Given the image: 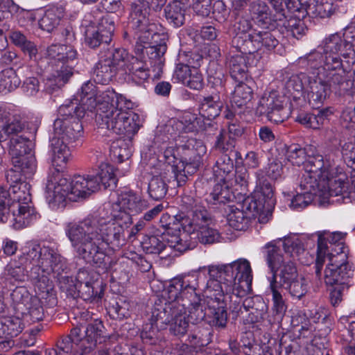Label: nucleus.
<instances>
[{
	"instance_id": "obj_46",
	"label": "nucleus",
	"mask_w": 355,
	"mask_h": 355,
	"mask_svg": "<svg viewBox=\"0 0 355 355\" xmlns=\"http://www.w3.org/2000/svg\"><path fill=\"white\" fill-rule=\"evenodd\" d=\"M120 206L128 211L129 215H136L146 209L148 203L139 196L132 193L123 195L119 200Z\"/></svg>"
},
{
	"instance_id": "obj_38",
	"label": "nucleus",
	"mask_w": 355,
	"mask_h": 355,
	"mask_svg": "<svg viewBox=\"0 0 355 355\" xmlns=\"http://www.w3.org/2000/svg\"><path fill=\"white\" fill-rule=\"evenodd\" d=\"M77 51L67 44H52L46 49V56L59 64L73 62L77 58Z\"/></svg>"
},
{
	"instance_id": "obj_39",
	"label": "nucleus",
	"mask_w": 355,
	"mask_h": 355,
	"mask_svg": "<svg viewBox=\"0 0 355 355\" xmlns=\"http://www.w3.org/2000/svg\"><path fill=\"white\" fill-rule=\"evenodd\" d=\"M164 15L169 24L179 28L185 23L186 9L180 1H173L165 7Z\"/></svg>"
},
{
	"instance_id": "obj_1",
	"label": "nucleus",
	"mask_w": 355,
	"mask_h": 355,
	"mask_svg": "<svg viewBox=\"0 0 355 355\" xmlns=\"http://www.w3.org/2000/svg\"><path fill=\"white\" fill-rule=\"evenodd\" d=\"M127 227L116 221L89 216L78 223H69L65 233L77 256L103 272L110 271L116 261L100 248L105 243L118 250L125 244Z\"/></svg>"
},
{
	"instance_id": "obj_15",
	"label": "nucleus",
	"mask_w": 355,
	"mask_h": 355,
	"mask_svg": "<svg viewBox=\"0 0 355 355\" xmlns=\"http://www.w3.org/2000/svg\"><path fill=\"white\" fill-rule=\"evenodd\" d=\"M11 163L12 168L6 174L8 183H16L22 177L25 179L32 178L36 173L37 165L35 154L11 159Z\"/></svg>"
},
{
	"instance_id": "obj_13",
	"label": "nucleus",
	"mask_w": 355,
	"mask_h": 355,
	"mask_svg": "<svg viewBox=\"0 0 355 355\" xmlns=\"http://www.w3.org/2000/svg\"><path fill=\"white\" fill-rule=\"evenodd\" d=\"M96 102L97 103L96 107L97 109L96 122L100 121L104 117V115H109V112H113L114 110L132 105L130 101L110 87L106 89L101 88L98 90Z\"/></svg>"
},
{
	"instance_id": "obj_42",
	"label": "nucleus",
	"mask_w": 355,
	"mask_h": 355,
	"mask_svg": "<svg viewBox=\"0 0 355 355\" xmlns=\"http://www.w3.org/2000/svg\"><path fill=\"white\" fill-rule=\"evenodd\" d=\"M8 193L11 202H22L26 204L31 202V185L26 180L20 179L16 183H9Z\"/></svg>"
},
{
	"instance_id": "obj_43",
	"label": "nucleus",
	"mask_w": 355,
	"mask_h": 355,
	"mask_svg": "<svg viewBox=\"0 0 355 355\" xmlns=\"http://www.w3.org/2000/svg\"><path fill=\"white\" fill-rule=\"evenodd\" d=\"M248 10L251 18L262 24H271L274 21L271 10L265 1L257 0L251 2Z\"/></svg>"
},
{
	"instance_id": "obj_34",
	"label": "nucleus",
	"mask_w": 355,
	"mask_h": 355,
	"mask_svg": "<svg viewBox=\"0 0 355 355\" xmlns=\"http://www.w3.org/2000/svg\"><path fill=\"white\" fill-rule=\"evenodd\" d=\"M101 88L96 86L91 81H88L83 85L79 94L80 104H77V109H84L86 114L92 112L96 107V98L98 94V90Z\"/></svg>"
},
{
	"instance_id": "obj_31",
	"label": "nucleus",
	"mask_w": 355,
	"mask_h": 355,
	"mask_svg": "<svg viewBox=\"0 0 355 355\" xmlns=\"http://www.w3.org/2000/svg\"><path fill=\"white\" fill-rule=\"evenodd\" d=\"M223 103L218 94L204 96L200 101L199 114L204 119L212 120L220 115Z\"/></svg>"
},
{
	"instance_id": "obj_53",
	"label": "nucleus",
	"mask_w": 355,
	"mask_h": 355,
	"mask_svg": "<svg viewBox=\"0 0 355 355\" xmlns=\"http://www.w3.org/2000/svg\"><path fill=\"white\" fill-rule=\"evenodd\" d=\"M284 97L280 96L277 92L264 94L260 98L256 108L257 114L259 116H266L276 107V105H279L282 101V99Z\"/></svg>"
},
{
	"instance_id": "obj_49",
	"label": "nucleus",
	"mask_w": 355,
	"mask_h": 355,
	"mask_svg": "<svg viewBox=\"0 0 355 355\" xmlns=\"http://www.w3.org/2000/svg\"><path fill=\"white\" fill-rule=\"evenodd\" d=\"M323 49L325 54L338 53L351 50V44L348 41L338 34H332L323 41Z\"/></svg>"
},
{
	"instance_id": "obj_36",
	"label": "nucleus",
	"mask_w": 355,
	"mask_h": 355,
	"mask_svg": "<svg viewBox=\"0 0 355 355\" xmlns=\"http://www.w3.org/2000/svg\"><path fill=\"white\" fill-rule=\"evenodd\" d=\"M34 143L24 135L12 137L10 140L9 154L10 159L34 154Z\"/></svg>"
},
{
	"instance_id": "obj_27",
	"label": "nucleus",
	"mask_w": 355,
	"mask_h": 355,
	"mask_svg": "<svg viewBox=\"0 0 355 355\" xmlns=\"http://www.w3.org/2000/svg\"><path fill=\"white\" fill-rule=\"evenodd\" d=\"M279 44L276 32L257 31L245 54H253L263 48L267 51L274 50Z\"/></svg>"
},
{
	"instance_id": "obj_20",
	"label": "nucleus",
	"mask_w": 355,
	"mask_h": 355,
	"mask_svg": "<svg viewBox=\"0 0 355 355\" xmlns=\"http://www.w3.org/2000/svg\"><path fill=\"white\" fill-rule=\"evenodd\" d=\"M332 0H300V17H329L335 11Z\"/></svg>"
},
{
	"instance_id": "obj_24",
	"label": "nucleus",
	"mask_w": 355,
	"mask_h": 355,
	"mask_svg": "<svg viewBox=\"0 0 355 355\" xmlns=\"http://www.w3.org/2000/svg\"><path fill=\"white\" fill-rule=\"evenodd\" d=\"M71 62H64L55 66V69L47 78L46 90L49 93L60 89L67 84L73 75V67Z\"/></svg>"
},
{
	"instance_id": "obj_14",
	"label": "nucleus",
	"mask_w": 355,
	"mask_h": 355,
	"mask_svg": "<svg viewBox=\"0 0 355 355\" xmlns=\"http://www.w3.org/2000/svg\"><path fill=\"white\" fill-rule=\"evenodd\" d=\"M84 324L81 327L80 350L86 354L92 352L98 344L105 342L107 336L105 335V327L101 321L95 320Z\"/></svg>"
},
{
	"instance_id": "obj_41",
	"label": "nucleus",
	"mask_w": 355,
	"mask_h": 355,
	"mask_svg": "<svg viewBox=\"0 0 355 355\" xmlns=\"http://www.w3.org/2000/svg\"><path fill=\"white\" fill-rule=\"evenodd\" d=\"M110 63L109 60H106L101 56V60L96 63L93 71V79L95 83L106 85L116 75L118 71L115 67H113Z\"/></svg>"
},
{
	"instance_id": "obj_8",
	"label": "nucleus",
	"mask_w": 355,
	"mask_h": 355,
	"mask_svg": "<svg viewBox=\"0 0 355 355\" xmlns=\"http://www.w3.org/2000/svg\"><path fill=\"white\" fill-rule=\"evenodd\" d=\"M131 105L121 107L104 115L100 121H97L99 127L106 128L118 135L126 137L130 141L138 132L141 126L139 115L130 110Z\"/></svg>"
},
{
	"instance_id": "obj_17",
	"label": "nucleus",
	"mask_w": 355,
	"mask_h": 355,
	"mask_svg": "<svg viewBox=\"0 0 355 355\" xmlns=\"http://www.w3.org/2000/svg\"><path fill=\"white\" fill-rule=\"evenodd\" d=\"M328 180V193L330 198H336L338 202L347 203L352 198V191H349V181L347 175L339 171L334 175L333 171L326 175Z\"/></svg>"
},
{
	"instance_id": "obj_11",
	"label": "nucleus",
	"mask_w": 355,
	"mask_h": 355,
	"mask_svg": "<svg viewBox=\"0 0 355 355\" xmlns=\"http://www.w3.org/2000/svg\"><path fill=\"white\" fill-rule=\"evenodd\" d=\"M180 163L184 164L189 175L194 174L202 163V156L206 153V146L202 141L195 138L188 139L184 144L177 146Z\"/></svg>"
},
{
	"instance_id": "obj_61",
	"label": "nucleus",
	"mask_w": 355,
	"mask_h": 355,
	"mask_svg": "<svg viewBox=\"0 0 355 355\" xmlns=\"http://www.w3.org/2000/svg\"><path fill=\"white\" fill-rule=\"evenodd\" d=\"M235 140L229 135L225 130H220L219 135L216 137L214 148L223 154H239L234 150Z\"/></svg>"
},
{
	"instance_id": "obj_45",
	"label": "nucleus",
	"mask_w": 355,
	"mask_h": 355,
	"mask_svg": "<svg viewBox=\"0 0 355 355\" xmlns=\"http://www.w3.org/2000/svg\"><path fill=\"white\" fill-rule=\"evenodd\" d=\"M275 10L274 22L283 21L286 17L285 10L291 12H300V0H266Z\"/></svg>"
},
{
	"instance_id": "obj_21",
	"label": "nucleus",
	"mask_w": 355,
	"mask_h": 355,
	"mask_svg": "<svg viewBox=\"0 0 355 355\" xmlns=\"http://www.w3.org/2000/svg\"><path fill=\"white\" fill-rule=\"evenodd\" d=\"M337 151H331L324 156L322 155H315L309 157L306 159L304 168L309 173H318V176H322L324 173L328 175L333 171V168L336 166Z\"/></svg>"
},
{
	"instance_id": "obj_18",
	"label": "nucleus",
	"mask_w": 355,
	"mask_h": 355,
	"mask_svg": "<svg viewBox=\"0 0 355 355\" xmlns=\"http://www.w3.org/2000/svg\"><path fill=\"white\" fill-rule=\"evenodd\" d=\"M51 272H42L40 267H32L30 271V279L35 284V291L40 300H48L54 304L56 302L55 291L53 282L48 275Z\"/></svg>"
},
{
	"instance_id": "obj_6",
	"label": "nucleus",
	"mask_w": 355,
	"mask_h": 355,
	"mask_svg": "<svg viewBox=\"0 0 355 355\" xmlns=\"http://www.w3.org/2000/svg\"><path fill=\"white\" fill-rule=\"evenodd\" d=\"M17 258L28 269L38 266L42 272H52L56 278L67 273L65 258L57 250L48 246L41 248L40 245H31L25 248L22 254Z\"/></svg>"
},
{
	"instance_id": "obj_29",
	"label": "nucleus",
	"mask_w": 355,
	"mask_h": 355,
	"mask_svg": "<svg viewBox=\"0 0 355 355\" xmlns=\"http://www.w3.org/2000/svg\"><path fill=\"white\" fill-rule=\"evenodd\" d=\"M77 292L73 297H80L85 301L98 302L103 296L105 285L101 280L96 279L85 284H76Z\"/></svg>"
},
{
	"instance_id": "obj_19",
	"label": "nucleus",
	"mask_w": 355,
	"mask_h": 355,
	"mask_svg": "<svg viewBox=\"0 0 355 355\" xmlns=\"http://www.w3.org/2000/svg\"><path fill=\"white\" fill-rule=\"evenodd\" d=\"M234 31L235 35L232 40V46L237 51L245 54L248 44H250L257 30L252 28V24L250 20L242 17L234 24Z\"/></svg>"
},
{
	"instance_id": "obj_16",
	"label": "nucleus",
	"mask_w": 355,
	"mask_h": 355,
	"mask_svg": "<svg viewBox=\"0 0 355 355\" xmlns=\"http://www.w3.org/2000/svg\"><path fill=\"white\" fill-rule=\"evenodd\" d=\"M81 327L84 324L71 329L70 334L62 336L56 343L57 349H51L48 355H86L80 350Z\"/></svg>"
},
{
	"instance_id": "obj_57",
	"label": "nucleus",
	"mask_w": 355,
	"mask_h": 355,
	"mask_svg": "<svg viewBox=\"0 0 355 355\" xmlns=\"http://www.w3.org/2000/svg\"><path fill=\"white\" fill-rule=\"evenodd\" d=\"M168 189V184L162 177L155 175L150 179L148 183V193L152 199L160 200L166 196Z\"/></svg>"
},
{
	"instance_id": "obj_44",
	"label": "nucleus",
	"mask_w": 355,
	"mask_h": 355,
	"mask_svg": "<svg viewBox=\"0 0 355 355\" xmlns=\"http://www.w3.org/2000/svg\"><path fill=\"white\" fill-rule=\"evenodd\" d=\"M64 15L62 7H53L46 10L39 21L40 27L47 32H51L56 28Z\"/></svg>"
},
{
	"instance_id": "obj_30",
	"label": "nucleus",
	"mask_w": 355,
	"mask_h": 355,
	"mask_svg": "<svg viewBox=\"0 0 355 355\" xmlns=\"http://www.w3.org/2000/svg\"><path fill=\"white\" fill-rule=\"evenodd\" d=\"M312 79L309 80V103L315 109L318 110L330 94V85L320 78H313Z\"/></svg>"
},
{
	"instance_id": "obj_56",
	"label": "nucleus",
	"mask_w": 355,
	"mask_h": 355,
	"mask_svg": "<svg viewBox=\"0 0 355 355\" xmlns=\"http://www.w3.org/2000/svg\"><path fill=\"white\" fill-rule=\"evenodd\" d=\"M128 28L135 31V34L153 33L155 31L156 25L150 22L148 17H129Z\"/></svg>"
},
{
	"instance_id": "obj_40",
	"label": "nucleus",
	"mask_w": 355,
	"mask_h": 355,
	"mask_svg": "<svg viewBox=\"0 0 355 355\" xmlns=\"http://www.w3.org/2000/svg\"><path fill=\"white\" fill-rule=\"evenodd\" d=\"M24 128L25 123L19 116H11L6 112L0 114V132L12 137L22 132Z\"/></svg>"
},
{
	"instance_id": "obj_26",
	"label": "nucleus",
	"mask_w": 355,
	"mask_h": 355,
	"mask_svg": "<svg viewBox=\"0 0 355 355\" xmlns=\"http://www.w3.org/2000/svg\"><path fill=\"white\" fill-rule=\"evenodd\" d=\"M180 304L178 302L171 301L164 304H157L154 306L150 318L152 326H155L159 329H166L173 317L175 310Z\"/></svg>"
},
{
	"instance_id": "obj_52",
	"label": "nucleus",
	"mask_w": 355,
	"mask_h": 355,
	"mask_svg": "<svg viewBox=\"0 0 355 355\" xmlns=\"http://www.w3.org/2000/svg\"><path fill=\"white\" fill-rule=\"evenodd\" d=\"M209 279L202 286L203 290L206 289L207 291L211 292L214 291L216 293L214 294V297L216 300H224V295L227 294L229 292L232 291V289L224 284V282L221 280L219 277H216L212 276V273L208 272Z\"/></svg>"
},
{
	"instance_id": "obj_28",
	"label": "nucleus",
	"mask_w": 355,
	"mask_h": 355,
	"mask_svg": "<svg viewBox=\"0 0 355 355\" xmlns=\"http://www.w3.org/2000/svg\"><path fill=\"white\" fill-rule=\"evenodd\" d=\"M205 277L199 272L188 273L177 276L169 281L167 291L177 289H199L204 286Z\"/></svg>"
},
{
	"instance_id": "obj_37",
	"label": "nucleus",
	"mask_w": 355,
	"mask_h": 355,
	"mask_svg": "<svg viewBox=\"0 0 355 355\" xmlns=\"http://www.w3.org/2000/svg\"><path fill=\"white\" fill-rule=\"evenodd\" d=\"M245 305L248 308L249 321L251 323L260 322L266 318L268 306L262 297L255 295L247 297Z\"/></svg>"
},
{
	"instance_id": "obj_12",
	"label": "nucleus",
	"mask_w": 355,
	"mask_h": 355,
	"mask_svg": "<svg viewBox=\"0 0 355 355\" xmlns=\"http://www.w3.org/2000/svg\"><path fill=\"white\" fill-rule=\"evenodd\" d=\"M66 164L62 166H53L54 169L49 176L47 183V189L52 191L53 202L60 205L67 198L69 200L71 189V178L66 174L63 170Z\"/></svg>"
},
{
	"instance_id": "obj_25",
	"label": "nucleus",
	"mask_w": 355,
	"mask_h": 355,
	"mask_svg": "<svg viewBox=\"0 0 355 355\" xmlns=\"http://www.w3.org/2000/svg\"><path fill=\"white\" fill-rule=\"evenodd\" d=\"M189 234L184 230L181 233L180 229L176 231L175 229H170L162 234L161 239L166 244V248L182 253L194 248V243L187 239Z\"/></svg>"
},
{
	"instance_id": "obj_2",
	"label": "nucleus",
	"mask_w": 355,
	"mask_h": 355,
	"mask_svg": "<svg viewBox=\"0 0 355 355\" xmlns=\"http://www.w3.org/2000/svg\"><path fill=\"white\" fill-rule=\"evenodd\" d=\"M59 117L53 123V137L50 146L53 154L52 164L62 166L71 157L70 148L79 143L83 136L80 121L86 114L84 109H77V102L62 105L58 110Z\"/></svg>"
},
{
	"instance_id": "obj_23",
	"label": "nucleus",
	"mask_w": 355,
	"mask_h": 355,
	"mask_svg": "<svg viewBox=\"0 0 355 355\" xmlns=\"http://www.w3.org/2000/svg\"><path fill=\"white\" fill-rule=\"evenodd\" d=\"M207 306V323L216 328L224 329L227 323V312L226 303L224 300H216L213 297L205 299Z\"/></svg>"
},
{
	"instance_id": "obj_10",
	"label": "nucleus",
	"mask_w": 355,
	"mask_h": 355,
	"mask_svg": "<svg viewBox=\"0 0 355 355\" xmlns=\"http://www.w3.org/2000/svg\"><path fill=\"white\" fill-rule=\"evenodd\" d=\"M329 263L324 270V281L327 285L349 286L354 275L352 266L347 260V253L329 254Z\"/></svg>"
},
{
	"instance_id": "obj_50",
	"label": "nucleus",
	"mask_w": 355,
	"mask_h": 355,
	"mask_svg": "<svg viewBox=\"0 0 355 355\" xmlns=\"http://www.w3.org/2000/svg\"><path fill=\"white\" fill-rule=\"evenodd\" d=\"M327 242L326 232H319L318 239L317 258L315 263V272L317 277L319 279L322 275V269L324 263L325 257L326 255L329 257V252H329V248H331L330 245L329 246L327 245ZM331 253L334 254L332 251Z\"/></svg>"
},
{
	"instance_id": "obj_62",
	"label": "nucleus",
	"mask_w": 355,
	"mask_h": 355,
	"mask_svg": "<svg viewBox=\"0 0 355 355\" xmlns=\"http://www.w3.org/2000/svg\"><path fill=\"white\" fill-rule=\"evenodd\" d=\"M311 79L306 73H300L289 78L286 81V88L291 94L297 98V96L303 94L305 83Z\"/></svg>"
},
{
	"instance_id": "obj_22",
	"label": "nucleus",
	"mask_w": 355,
	"mask_h": 355,
	"mask_svg": "<svg viewBox=\"0 0 355 355\" xmlns=\"http://www.w3.org/2000/svg\"><path fill=\"white\" fill-rule=\"evenodd\" d=\"M237 287L233 293L238 295H246L252 291V271L250 262L243 259L234 261Z\"/></svg>"
},
{
	"instance_id": "obj_9",
	"label": "nucleus",
	"mask_w": 355,
	"mask_h": 355,
	"mask_svg": "<svg viewBox=\"0 0 355 355\" xmlns=\"http://www.w3.org/2000/svg\"><path fill=\"white\" fill-rule=\"evenodd\" d=\"M282 240H274L266 243L264 246L265 259L268 268H270L272 276L268 280L280 279L284 277L288 279H300L304 278L299 275L296 263L293 260H286L282 252Z\"/></svg>"
},
{
	"instance_id": "obj_32",
	"label": "nucleus",
	"mask_w": 355,
	"mask_h": 355,
	"mask_svg": "<svg viewBox=\"0 0 355 355\" xmlns=\"http://www.w3.org/2000/svg\"><path fill=\"white\" fill-rule=\"evenodd\" d=\"M185 304H181L175 310L173 317L168 324L170 334L178 338H181L187 334L189 330V319L186 313Z\"/></svg>"
},
{
	"instance_id": "obj_63",
	"label": "nucleus",
	"mask_w": 355,
	"mask_h": 355,
	"mask_svg": "<svg viewBox=\"0 0 355 355\" xmlns=\"http://www.w3.org/2000/svg\"><path fill=\"white\" fill-rule=\"evenodd\" d=\"M167 50V46L165 42H161L157 45H149L148 46H144L141 49V53L146 55L149 60H151V63L154 65H161L164 62L162 58Z\"/></svg>"
},
{
	"instance_id": "obj_51",
	"label": "nucleus",
	"mask_w": 355,
	"mask_h": 355,
	"mask_svg": "<svg viewBox=\"0 0 355 355\" xmlns=\"http://www.w3.org/2000/svg\"><path fill=\"white\" fill-rule=\"evenodd\" d=\"M234 197L232 191L226 183H218L214 185L207 200L214 205L225 204Z\"/></svg>"
},
{
	"instance_id": "obj_64",
	"label": "nucleus",
	"mask_w": 355,
	"mask_h": 355,
	"mask_svg": "<svg viewBox=\"0 0 355 355\" xmlns=\"http://www.w3.org/2000/svg\"><path fill=\"white\" fill-rule=\"evenodd\" d=\"M141 245L146 254H159L166 249V244L164 243L163 239H161V235L146 236L141 242Z\"/></svg>"
},
{
	"instance_id": "obj_47",
	"label": "nucleus",
	"mask_w": 355,
	"mask_h": 355,
	"mask_svg": "<svg viewBox=\"0 0 355 355\" xmlns=\"http://www.w3.org/2000/svg\"><path fill=\"white\" fill-rule=\"evenodd\" d=\"M323 61L322 54L318 51H313L307 54L304 57L299 59V64L302 67L305 68L306 71L313 75V78H317L322 69V62Z\"/></svg>"
},
{
	"instance_id": "obj_54",
	"label": "nucleus",
	"mask_w": 355,
	"mask_h": 355,
	"mask_svg": "<svg viewBox=\"0 0 355 355\" xmlns=\"http://www.w3.org/2000/svg\"><path fill=\"white\" fill-rule=\"evenodd\" d=\"M21 83L16 71L12 68L0 72V92L7 93L15 89Z\"/></svg>"
},
{
	"instance_id": "obj_60",
	"label": "nucleus",
	"mask_w": 355,
	"mask_h": 355,
	"mask_svg": "<svg viewBox=\"0 0 355 355\" xmlns=\"http://www.w3.org/2000/svg\"><path fill=\"white\" fill-rule=\"evenodd\" d=\"M113 67H115L118 71L119 67H125V64L129 56L127 51L123 48H107L105 51V55H102Z\"/></svg>"
},
{
	"instance_id": "obj_48",
	"label": "nucleus",
	"mask_w": 355,
	"mask_h": 355,
	"mask_svg": "<svg viewBox=\"0 0 355 355\" xmlns=\"http://www.w3.org/2000/svg\"><path fill=\"white\" fill-rule=\"evenodd\" d=\"M203 291L202 287L199 289L191 288L178 291L177 289L168 291V299L171 301L178 302L181 300L186 301L189 304H196L202 301L201 293Z\"/></svg>"
},
{
	"instance_id": "obj_55",
	"label": "nucleus",
	"mask_w": 355,
	"mask_h": 355,
	"mask_svg": "<svg viewBox=\"0 0 355 355\" xmlns=\"http://www.w3.org/2000/svg\"><path fill=\"white\" fill-rule=\"evenodd\" d=\"M252 83L243 81L242 83H238L235 87L234 92L233 94V101L238 107H243L249 103L253 96V89H252L250 84Z\"/></svg>"
},
{
	"instance_id": "obj_7",
	"label": "nucleus",
	"mask_w": 355,
	"mask_h": 355,
	"mask_svg": "<svg viewBox=\"0 0 355 355\" xmlns=\"http://www.w3.org/2000/svg\"><path fill=\"white\" fill-rule=\"evenodd\" d=\"M269 289L272 293V311L275 320L282 319L287 310V305L281 289H285L292 297L301 300L308 292V284L305 278L288 279L286 277L280 279L268 280Z\"/></svg>"
},
{
	"instance_id": "obj_35",
	"label": "nucleus",
	"mask_w": 355,
	"mask_h": 355,
	"mask_svg": "<svg viewBox=\"0 0 355 355\" xmlns=\"http://www.w3.org/2000/svg\"><path fill=\"white\" fill-rule=\"evenodd\" d=\"M207 270L212 273V276L215 275L223 280L232 292L233 289L237 287L234 261L227 264L210 265L207 267Z\"/></svg>"
},
{
	"instance_id": "obj_3",
	"label": "nucleus",
	"mask_w": 355,
	"mask_h": 355,
	"mask_svg": "<svg viewBox=\"0 0 355 355\" xmlns=\"http://www.w3.org/2000/svg\"><path fill=\"white\" fill-rule=\"evenodd\" d=\"M257 193L245 198L239 207H231L227 216L230 226L236 230H245L252 218H258L260 223H266L275 204L271 183L265 178L263 172H255Z\"/></svg>"
},
{
	"instance_id": "obj_33",
	"label": "nucleus",
	"mask_w": 355,
	"mask_h": 355,
	"mask_svg": "<svg viewBox=\"0 0 355 355\" xmlns=\"http://www.w3.org/2000/svg\"><path fill=\"white\" fill-rule=\"evenodd\" d=\"M227 65L230 70V76L235 82L247 81L252 83V79L248 78V66L244 56L240 54L230 55L227 58Z\"/></svg>"
},
{
	"instance_id": "obj_58",
	"label": "nucleus",
	"mask_w": 355,
	"mask_h": 355,
	"mask_svg": "<svg viewBox=\"0 0 355 355\" xmlns=\"http://www.w3.org/2000/svg\"><path fill=\"white\" fill-rule=\"evenodd\" d=\"M28 270L18 258L11 260L5 268L6 274L19 282H24L28 277L30 278Z\"/></svg>"
},
{
	"instance_id": "obj_4",
	"label": "nucleus",
	"mask_w": 355,
	"mask_h": 355,
	"mask_svg": "<svg viewBox=\"0 0 355 355\" xmlns=\"http://www.w3.org/2000/svg\"><path fill=\"white\" fill-rule=\"evenodd\" d=\"M182 207L191 217L183 220L184 230L187 233H195L202 244H213L218 242L220 235L218 231L209 226L212 219L199 198L184 195L182 198Z\"/></svg>"
},
{
	"instance_id": "obj_59",
	"label": "nucleus",
	"mask_w": 355,
	"mask_h": 355,
	"mask_svg": "<svg viewBox=\"0 0 355 355\" xmlns=\"http://www.w3.org/2000/svg\"><path fill=\"white\" fill-rule=\"evenodd\" d=\"M107 311L114 320H121L130 316V304L123 298H117L110 303Z\"/></svg>"
},
{
	"instance_id": "obj_5",
	"label": "nucleus",
	"mask_w": 355,
	"mask_h": 355,
	"mask_svg": "<svg viewBox=\"0 0 355 355\" xmlns=\"http://www.w3.org/2000/svg\"><path fill=\"white\" fill-rule=\"evenodd\" d=\"M116 178L114 167L107 163H101L87 177L74 176L71 181L69 200L77 201L80 198H86L92 193L101 189L110 188L113 189L116 185Z\"/></svg>"
}]
</instances>
